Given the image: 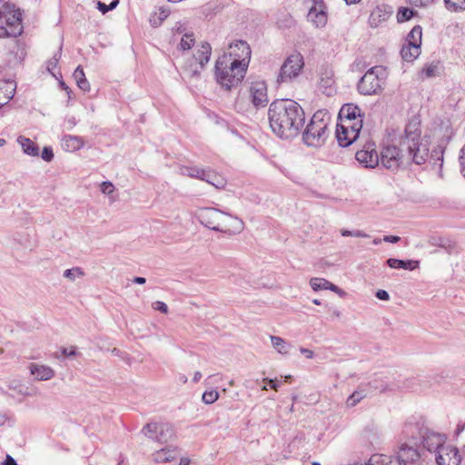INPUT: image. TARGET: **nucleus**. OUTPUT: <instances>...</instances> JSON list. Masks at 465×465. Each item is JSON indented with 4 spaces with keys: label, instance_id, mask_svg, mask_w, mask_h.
Masks as SVG:
<instances>
[{
    "label": "nucleus",
    "instance_id": "obj_1",
    "mask_svg": "<svg viewBox=\"0 0 465 465\" xmlns=\"http://www.w3.org/2000/svg\"><path fill=\"white\" fill-rule=\"evenodd\" d=\"M429 144L421 139L420 121L413 117L405 126L399 146L388 145L381 152L382 166L392 172L406 169L411 164L421 165L429 159Z\"/></svg>",
    "mask_w": 465,
    "mask_h": 465
},
{
    "label": "nucleus",
    "instance_id": "obj_2",
    "mask_svg": "<svg viewBox=\"0 0 465 465\" xmlns=\"http://www.w3.org/2000/svg\"><path fill=\"white\" fill-rule=\"evenodd\" d=\"M268 118L272 131L284 139L297 136L305 123L303 109L292 99L273 101L269 106Z\"/></svg>",
    "mask_w": 465,
    "mask_h": 465
},
{
    "label": "nucleus",
    "instance_id": "obj_3",
    "mask_svg": "<svg viewBox=\"0 0 465 465\" xmlns=\"http://www.w3.org/2000/svg\"><path fill=\"white\" fill-rule=\"evenodd\" d=\"M230 56H220L215 63L214 75L218 84L230 91L237 87L244 79L247 65L240 61H231Z\"/></svg>",
    "mask_w": 465,
    "mask_h": 465
},
{
    "label": "nucleus",
    "instance_id": "obj_4",
    "mask_svg": "<svg viewBox=\"0 0 465 465\" xmlns=\"http://www.w3.org/2000/svg\"><path fill=\"white\" fill-rule=\"evenodd\" d=\"M197 217L203 225L216 232L230 231V225L238 232L243 229L242 220L216 208H203L199 211Z\"/></svg>",
    "mask_w": 465,
    "mask_h": 465
},
{
    "label": "nucleus",
    "instance_id": "obj_5",
    "mask_svg": "<svg viewBox=\"0 0 465 465\" xmlns=\"http://www.w3.org/2000/svg\"><path fill=\"white\" fill-rule=\"evenodd\" d=\"M23 33L22 14L14 4L5 2L0 6V38L17 37Z\"/></svg>",
    "mask_w": 465,
    "mask_h": 465
},
{
    "label": "nucleus",
    "instance_id": "obj_6",
    "mask_svg": "<svg viewBox=\"0 0 465 465\" xmlns=\"http://www.w3.org/2000/svg\"><path fill=\"white\" fill-rule=\"evenodd\" d=\"M329 117L326 118V113L317 111L312 116L302 133V140L309 146H321L326 140Z\"/></svg>",
    "mask_w": 465,
    "mask_h": 465
},
{
    "label": "nucleus",
    "instance_id": "obj_7",
    "mask_svg": "<svg viewBox=\"0 0 465 465\" xmlns=\"http://www.w3.org/2000/svg\"><path fill=\"white\" fill-rule=\"evenodd\" d=\"M385 77L386 72L382 66L371 67L360 79L357 85L359 93L363 95L377 94L382 90Z\"/></svg>",
    "mask_w": 465,
    "mask_h": 465
},
{
    "label": "nucleus",
    "instance_id": "obj_8",
    "mask_svg": "<svg viewBox=\"0 0 465 465\" xmlns=\"http://www.w3.org/2000/svg\"><path fill=\"white\" fill-rule=\"evenodd\" d=\"M141 433L161 444L166 443L174 438L173 427L166 422H148L143 427Z\"/></svg>",
    "mask_w": 465,
    "mask_h": 465
},
{
    "label": "nucleus",
    "instance_id": "obj_9",
    "mask_svg": "<svg viewBox=\"0 0 465 465\" xmlns=\"http://www.w3.org/2000/svg\"><path fill=\"white\" fill-rule=\"evenodd\" d=\"M361 129L362 120L353 123L342 120V122L337 124L336 138L339 145L341 147L351 145L359 137Z\"/></svg>",
    "mask_w": 465,
    "mask_h": 465
},
{
    "label": "nucleus",
    "instance_id": "obj_10",
    "mask_svg": "<svg viewBox=\"0 0 465 465\" xmlns=\"http://www.w3.org/2000/svg\"><path fill=\"white\" fill-rule=\"evenodd\" d=\"M304 66L303 57L300 53L289 55L282 65L278 82H289L297 77Z\"/></svg>",
    "mask_w": 465,
    "mask_h": 465
},
{
    "label": "nucleus",
    "instance_id": "obj_11",
    "mask_svg": "<svg viewBox=\"0 0 465 465\" xmlns=\"http://www.w3.org/2000/svg\"><path fill=\"white\" fill-rule=\"evenodd\" d=\"M212 54L211 45L207 42L203 43L201 49L193 55L192 64L186 67L185 73L190 77L198 76L204 65L209 62Z\"/></svg>",
    "mask_w": 465,
    "mask_h": 465
},
{
    "label": "nucleus",
    "instance_id": "obj_12",
    "mask_svg": "<svg viewBox=\"0 0 465 465\" xmlns=\"http://www.w3.org/2000/svg\"><path fill=\"white\" fill-rule=\"evenodd\" d=\"M229 48V54H224L222 56H230L232 58L231 61L235 62L241 60V64L244 63L247 67L249 66L252 51L247 42L243 40H236L230 45Z\"/></svg>",
    "mask_w": 465,
    "mask_h": 465
},
{
    "label": "nucleus",
    "instance_id": "obj_13",
    "mask_svg": "<svg viewBox=\"0 0 465 465\" xmlns=\"http://www.w3.org/2000/svg\"><path fill=\"white\" fill-rule=\"evenodd\" d=\"M355 158L365 168H374L380 163V156L374 143H367L361 150L356 153Z\"/></svg>",
    "mask_w": 465,
    "mask_h": 465
},
{
    "label": "nucleus",
    "instance_id": "obj_14",
    "mask_svg": "<svg viewBox=\"0 0 465 465\" xmlns=\"http://www.w3.org/2000/svg\"><path fill=\"white\" fill-rule=\"evenodd\" d=\"M307 18L317 28H322L326 25L328 20L327 7L323 0H312V5L309 9Z\"/></svg>",
    "mask_w": 465,
    "mask_h": 465
},
{
    "label": "nucleus",
    "instance_id": "obj_15",
    "mask_svg": "<svg viewBox=\"0 0 465 465\" xmlns=\"http://www.w3.org/2000/svg\"><path fill=\"white\" fill-rule=\"evenodd\" d=\"M249 97L255 108L266 106L269 102L266 83L264 81L252 82L249 87Z\"/></svg>",
    "mask_w": 465,
    "mask_h": 465
},
{
    "label": "nucleus",
    "instance_id": "obj_16",
    "mask_svg": "<svg viewBox=\"0 0 465 465\" xmlns=\"http://www.w3.org/2000/svg\"><path fill=\"white\" fill-rule=\"evenodd\" d=\"M460 460L458 449L450 445L441 447L436 455L438 465H459Z\"/></svg>",
    "mask_w": 465,
    "mask_h": 465
},
{
    "label": "nucleus",
    "instance_id": "obj_17",
    "mask_svg": "<svg viewBox=\"0 0 465 465\" xmlns=\"http://www.w3.org/2000/svg\"><path fill=\"white\" fill-rule=\"evenodd\" d=\"M421 437L423 447L430 452L436 451L438 453L439 450L444 446L445 439L440 433L425 430L421 431Z\"/></svg>",
    "mask_w": 465,
    "mask_h": 465
},
{
    "label": "nucleus",
    "instance_id": "obj_18",
    "mask_svg": "<svg viewBox=\"0 0 465 465\" xmlns=\"http://www.w3.org/2000/svg\"><path fill=\"white\" fill-rule=\"evenodd\" d=\"M364 115L361 114V109L354 104H345L341 106L339 112L340 122L347 120L348 122L353 123L359 120L363 121Z\"/></svg>",
    "mask_w": 465,
    "mask_h": 465
},
{
    "label": "nucleus",
    "instance_id": "obj_19",
    "mask_svg": "<svg viewBox=\"0 0 465 465\" xmlns=\"http://www.w3.org/2000/svg\"><path fill=\"white\" fill-rule=\"evenodd\" d=\"M29 370L30 373L35 376L36 381H49L55 375V371L46 365L31 363Z\"/></svg>",
    "mask_w": 465,
    "mask_h": 465
},
{
    "label": "nucleus",
    "instance_id": "obj_20",
    "mask_svg": "<svg viewBox=\"0 0 465 465\" xmlns=\"http://www.w3.org/2000/svg\"><path fill=\"white\" fill-rule=\"evenodd\" d=\"M16 84L10 80H0V107L6 104L15 95Z\"/></svg>",
    "mask_w": 465,
    "mask_h": 465
},
{
    "label": "nucleus",
    "instance_id": "obj_21",
    "mask_svg": "<svg viewBox=\"0 0 465 465\" xmlns=\"http://www.w3.org/2000/svg\"><path fill=\"white\" fill-rule=\"evenodd\" d=\"M178 453L177 447L167 446L153 453V460L157 463L170 462L177 458Z\"/></svg>",
    "mask_w": 465,
    "mask_h": 465
},
{
    "label": "nucleus",
    "instance_id": "obj_22",
    "mask_svg": "<svg viewBox=\"0 0 465 465\" xmlns=\"http://www.w3.org/2000/svg\"><path fill=\"white\" fill-rule=\"evenodd\" d=\"M397 458H400V462L407 465L408 463H412L419 460L420 453L418 450L407 444H402L400 448L399 452L396 454Z\"/></svg>",
    "mask_w": 465,
    "mask_h": 465
},
{
    "label": "nucleus",
    "instance_id": "obj_23",
    "mask_svg": "<svg viewBox=\"0 0 465 465\" xmlns=\"http://www.w3.org/2000/svg\"><path fill=\"white\" fill-rule=\"evenodd\" d=\"M386 263L392 269L413 271L419 267L420 262L415 260H400L395 258H389L386 261Z\"/></svg>",
    "mask_w": 465,
    "mask_h": 465
},
{
    "label": "nucleus",
    "instance_id": "obj_24",
    "mask_svg": "<svg viewBox=\"0 0 465 465\" xmlns=\"http://www.w3.org/2000/svg\"><path fill=\"white\" fill-rule=\"evenodd\" d=\"M391 14V11H386L384 6H377L369 17V23L371 27H377L381 22L386 21Z\"/></svg>",
    "mask_w": 465,
    "mask_h": 465
},
{
    "label": "nucleus",
    "instance_id": "obj_25",
    "mask_svg": "<svg viewBox=\"0 0 465 465\" xmlns=\"http://www.w3.org/2000/svg\"><path fill=\"white\" fill-rule=\"evenodd\" d=\"M62 146L68 152H74L84 146V140L80 136L64 135L62 140Z\"/></svg>",
    "mask_w": 465,
    "mask_h": 465
},
{
    "label": "nucleus",
    "instance_id": "obj_26",
    "mask_svg": "<svg viewBox=\"0 0 465 465\" xmlns=\"http://www.w3.org/2000/svg\"><path fill=\"white\" fill-rule=\"evenodd\" d=\"M17 143L21 145L23 152L30 156H38L39 155V147L29 138L25 136H19L17 138Z\"/></svg>",
    "mask_w": 465,
    "mask_h": 465
},
{
    "label": "nucleus",
    "instance_id": "obj_27",
    "mask_svg": "<svg viewBox=\"0 0 465 465\" xmlns=\"http://www.w3.org/2000/svg\"><path fill=\"white\" fill-rule=\"evenodd\" d=\"M400 458L386 455H372L370 459L371 465H404L400 462Z\"/></svg>",
    "mask_w": 465,
    "mask_h": 465
},
{
    "label": "nucleus",
    "instance_id": "obj_28",
    "mask_svg": "<svg viewBox=\"0 0 465 465\" xmlns=\"http://www.w3.org/2000/svg\"><path fill=\"white\" fill-rule=\"evenodd\" d=\"M420 54V47L413 45H404L401 50V55L406 62L414 61Z\"/></svg>",
    "mask_w": 465,
    "mask_h": 465
},
{
    "label": "nucleus",
    "instance_id": "obj_29",
    "mask_svg": "<svg viewBox=\"0 0 465 465\" xmlns=\"http://www.w3.org/2000/svg\"><path fill=\"white\" fill-rule=\"evenodd\" d=\"M429 243L446 250L448 253H451L455 249V243L451 240L443 237L431 236L429 239Z\"/></svg>",
    "mask_w": 465,
    "mask_h": 465
},
{
    "label": "nucleus",
    "instance_id": "obj_30",
    "mask_svg": "<svg viewBox=\"0 0 465 465\" xmlns=\"http://www.w3.org/2000/svg\"><path fill=\"white\" fill-rule=\"evenodd\" d=\"M442 65L440 61H432L430 64H425L421 70V74L427 78H432L439 76L442 71Z\"/></svg>",
    "mask_w": 465,
    "mask_h": 465
},
{
    "label": "nucleus",
    "instance_id": "obj_31",
    "mask_svg": "<svg viewBox=\"0 0 465 465\" xmlns=\"http://www.w3.org/2000/svg\"><path fill=\"white\" fill-rule=\"evenodd\" d=\"M203 181L213 185L215 188H223L226 184L225 179L211 169H207Z\"/></svg>",
    "mask_w": 465,
    "mask_h": 465
},
{
    "label": "nucleus",
    "instance_id": "obj_32",
    "mask_svg": "<svg viewBox=\"0 0 465 465\" xmlns=\"http://www.w3.org/2000/svg\"><path fill=\"white\" fill-rule=\"evenodd\" d=\"M73 76H74L78 87L81 90H83L84 92H87L90 90L89 82L87 81L84 72V69L81 65H78L76 67V69L74 70V72L73 74Z\"/></svg>",
    "mask_w": 465,
    "mask_h": 465
},
{
    "label": "nucleus",
    "instance_id": "obj_33",
    "mask_svg": "<svg viewBox=\"0 0 465 465\" xmlns=\"http://www.w3.org/2000/svg\"><path fill=\"white\" fill-rule=\"evenodd\" d=\"M422 36V28L420 25H415L406 37L408 45H413L420 47Z\"/></svg>",
    "mask_w": 465,
    "mask_h": 465
},
{
    "label": "nucleus",
    "instance_id": "obj_34",
    "mask_svg": "<svg viewBox=\"0 0 465 465\" xmlns=\"http://www.w3.org/2000/svg\"><path fill=\"white\" fill-rule=\"evenodd\" d=\"M332 84V72L325 69L324 72L321 73L320 87L323 88V93H327V94L329 95L330 92H328L327 89L331 88Z\"/></svg>",
    "mask_w": 465,
    "mask_h": 465
},
{
    "label": "nucleus",
    "instance_id": "obj_35",
    "mask_svg": "<svg viewBox=\"0 0 465 465\" xmlns=\"http://www.w3.org/2000/svg\"><path fill=\"white\" fill-rule=\"evenodd\" d=\"M417 14L416 11L409 7H401L397 13V21L403 23L411 19Z\"/></svg>",
    "mask_w": 465,
    "mask_h": 465
},
{
    "label": "nucleus",
    "instance_id": "obj_36",
    "mask_svg": "<svg viewBox=\"0 0 465 465\" xmlns=\"http://www.w3.org/2000/svg\"><path fill=\"white\" fill-rule=\"evenodd\" d=\"M271 341L273 348L276 349L279 353L285 354L288 352V345L283 339L278 336H271Z\"/></svg>",
    "mask_w": 465,
    "mask_h": 465
},
{
    "label": "nucleus",
    "instance_id": "obj_37",
    "mask_svg": "<svg viewBox=\"0 0 465 465\" xmlns=\"http://www.w3.org/2000/svg\"><path fill=\"white\" fill-rule=\"evenodd\" d=\"M84 275V272L80 267H74L71 269H66L64 272V277L67 278L70 281H74L76 278H81Z\"/></svg>",
    "mask_w": 465,
    "mask_h": 465
},
{
    "label": "nucleus",
    "instance_id": "obj_38",
    "mask_svg": "<svg viewBox=\"0 0 465 465\" xmlns=\"http://www.w3.org/2000/svg\"><path fill=\"white\" fill-rule=\"evenodd\" d=\"M366 397L364 391H356L347 399L346 404L348 407H354L362 399Z\"/></svg>",
    "mask_w": 465,
    "mask_h": 465
},
{
    "label": "nucleus",
    "instance_id": "obj_39",
    "mask_svg": "<svg viewBox=\"0 0 465 465\" xmlns=\"http://www.w3.org/2000/svg\"><path fill=\"white\" fill-rule=\"evenodd\" d=\"M194 38L193 34H183V36L181 39L180 42V48L183 51L189 50L192 48V46L194 45Z\"/></svg>",
    "mask_w": 465,
    "mask_h": 465
},
{
    "label": "nucleus",
    "instance_id": "obj_40",
    "mask_svg": "<svg viewBox=\"0 0 465 465\" xmlns=\"http://www.w3.org/2000/svg\"><path fill=\"white\" fill-rule=\"evenodd\" d=\"M310 284L314 291L327 290V285L330 284V282L323 278H312Z\"/></svg>",
    "mask_w": 465,
    "mask_h": 465
},
{
    "label": "nucleus",
    "instance_id": "obj_41",
    "mask_svg": "<svg viewBox=\"0 0 465 465\" xmlns=\"http://www.w3.org/2000/svg\"><path fill=\"white\" fill-rule=\"evenodd\" d=\"M446 7L449 10L458 11L465 10V0H444Z\"/></svg>",
    "mask_w": 465,
    "mask_h": 465
},
{
    "label": "nucleus",
    "instance_id": "obj_42",
    "mask_svg": "<svg viewBox=\"0 0 465 465\" xmlns=\"http://www.w3.org/2000/svg\"><path fill=\"white\" fill-rule=\"evenodd\" d=\"M219 398V393L217 391H206L203 392L202 400L205 404H212L215 402Z\"/></svg>",
    "mask_w": 465,
    "mask_h": 465
},
{
    "label": "nucleus",
    "instance_id": "obj_43",
    "mask_svg": "<svg viewBox=\"0 0 465 465\" xmlns=\"http://www.w3.org/2000/svg\"><path fill=\"white\" fill-rule=\"evenodd\" d=\"M443 153L444 149L442 148L441 145H439L438 147L432 150L430 155L429 154V157L434 161V164H436L437 161H440V166H441L443 162Z\"/></svg>",
    "mask_w": 465,
    "mask_h": 465
},
{
    "label": "nucleus",
    "instance_id": "obj_44",
    "mask_svg": "<svg viewBox=\"0 0 465 465\" xmlns=\"http://www.w3.org/2000/svg\"><path fill=\"white\" fill-rule=\"evenodd\" d=\"M61 50H62V47H60L59 51L48 61V64H47L48 71L51 72L54 68L56 67L59 58L61 56Z\"/></svg>",
    "mask_w": 465,
    "mask_h": 465
},
{
    "label": "nucleus",
    "instance_id": "obj_45",
    "mask_svg": "<svg viewBox=\"0 0 465 465\" xmlns=\"http://www.w3.org/2000/svg\"><path fill=\"white\" fill-rule=\"evenodd\" d=\"M41 157L45 162H51L54 158L53 149L49 146L44 147Z\"/></svg>",
    "mask_w": 465,
    "mask_h": 465
},
{
    "label": "nucleus",
    "instance_id": "obj_46",
    "mask_svg": "<svg viewBox=\"0 0 465 465\" xmlns=\"http://www.w3.org/2000/svg\"><path fill=\"white\" fill-rule=\"evenodd\" d=\"M100 189L103 193L110 194L114 192V186L111 182L105 181L101 183Z\"/></svg>",
    "mask_w": 465,
    "mask_h": 465
},
{
    "label": "nucleus",
    "instance_id": "obj_47",
    "mask_svg": "<svg viewBox=\"0 0 465 465\" xmlns=\"http://www.w3.org/2000/svg\"><path fill=\"white\" fill-rule=\"evenodd\" d=\"M294 24V20L289 15H286L283 20H279L278 25L281 27H291Z\"/></svg>",
    "mask_w": 465,
    "mask_h": 465
},
{
    "label": "nucleus",
    "instance_id": "obj_48",
    "mask_svg": "<svg viewBox=\"0 0 465 465\" xmlns=\"http://www.w3.org/2000/svg\"><path fill=\"white\" fill-rule=\"evenodd\" d=\"M460 173L465 177V144L460 150Z\"/></svg>",
    "mask_w": 465,
    "mask_h": 465
},
{
    "label": "nucleus",
    "instance_id": "obj_49",
    "mask_svg": "<svg viewBox=\"0 0 465 465\" xmlns=\"http://www.w3.org/2000/svg\"><path fill=\"white\" fill-rule=\"evenodd\" d=\"M153 308L156 311L161 312L162 313L168 312V306L163 302L157 301V302H153Z\"/></svg>",
    "mask_w": 465,
    "mask_h": 465
},
{
    "label": "nucleus",
    "instance_id": "obj_50",
    "mask_svg": "<svg viewBox=\"0 0 465 465\" xmlns=\"http://www.w3.org/2000/svg\"><path fill=\"white\" fill-rule=\"evenodd\" d=\"M407 2L411 5L421 7L430 5L433 0H407Z\"/></svg>",
    "mask_w": 465,
    "mask_h": 465
},
{
    "label": "nucleus",
    "instance_id": "obj_51",
    "mask_svg": "<svg viewBox=\"0 0 465 465\" xmlns=\"http://www.w3.org/2000/svg\"><path fill=\"white\" fill-rule=\"evenodd\" d=\"M61 354L64 357H73L76 355L75 347L71 348H62Z\"/></svg>",
    "mask_w": 465,
    "mask_h": 465
},
{
    "label": "nucleus",
    "instance_id": "obj_52",
    "mask_svg": "<svg viewBox=\"0 0 465 465\" xmlns=\"http://www.w3.org/2000/svg\"><path fill=\"white\" fill-rule=\"evenodd\" d=\"M193 172L194 173L193 174V178H197L203 181L207 173V169H202L196 166V169Z\"/></svg>",
    "mask_w": 465,
    "mask_h": 465
},
{
    "label": "nucleus",
    "instance_id": "obj_53",
    "mask_svg": "<svg viewBox=\"0 0 465 465\" xmlns=\"http://www.w3.org/2000/svg\"><path fill=\"white\" fill-rule=\"evenodd\" d=\"M196 166H183L181 168V173L193 178Z\"/></svg>",
    "mask_w": 465,
    "mask_h": 465
},
{
    "label": "nucleus",
    "instance_id": "obj_54",
    "mask_svg": "<svg viewBox=\"0 0 465 465\" xmlns=\"http://www.w3.org/2000/svg\"><path fill=\"white\" fill-rule=\"evenodd\" d=\"M375 296L377 299L381 301H389L390 300V294L385 290H379L376 292Z\"/></svg>",
    "mask_w": 465,
    "mask_h": 465
},
{
    "label": "nucleus",
    "instance_id": "obj_55",
    "mask_svg": "<svg viewBox=\"0 0 465 465\" xmlns=\"http://www.w3.org/2000/svg\"><path fill=\"white\" fill-rule=\"evenodd\" d=\"M327 290H331L336 293H338L340 296H342L345 294V292L340 289L337 285L330 282V284L327 285Z\"/></svg>",
    "mask_w": 465,
    "mask_h": 465
},
{
    "label": "nucleus",
    "instance_id": "obj_56",
    "mask_svg": "<svg viewBox=\"0 0 465 465\" xmlns=\"http://www.w3.org/2000/svg\"><path fill=\"white\" fill-rule=\"evenodd\" d=\"M382 240L386 242L397 243L401 238L397 235H386Z\"/></svg>",
    "mask_w": 465,
    "mask_h": 465
},
{
    "label": "nucleus",
    "instance_id": "obj_57",
    "mask_svg": "<svg viewBox=\"0 0 465 465\" xmlns=\"http://www.w3.org/2000/svg\"><path fill=\"white\" fill-rule=\"evenodd\" d=\"M97 8L102 14H106L108 11H110L108 5H105L104 3H102L101 1L97 2Z\"/></svg>",
    "mask_w": 465,
    "mask_h": 465
},
{
    "label": "nucleus",
    "instance_id": "obj_58",
    "mask_svg": "<svg viewBox=\"0 0 465 465\" xmlns=\"http://www.w3.org/2000/svg\"><path fill=\"white\" fill-rule=\"evenodd\" d=\"M300 351L302 354H303L306 358L312 359L313 358V351L312 350L306 349V348H301Z\"/></svg>",
    "mask_w": 465,
    "mask_h": 465
},
{
    "label": "nucleus",
    "instance_id": "obj_59",
    "mask_svg": "<svg viewBox=\"0 0 465 465\" xmlns=\"http://www.w3.org/2000/svg\"><path fill=\"white\" fill-rule=\"evenodd\" d=\"M269 386L271 387V389L274 390V391H277L279 386H280V382L277 381V380H266Z\"/></svg>",
    "mask_w": 465,
    "mask_h": 465
},
{
    "label": "nucleus",
    "instance_id": "obj_60",
    "mask_svg": "<svg viewBox=\"0 0 465 465\" xmlns=\"http://www.w3.org/2000/svg\"><path fill=\"white\" fill-rule=\"evenodd\" d=\"M352 233H353L352 237H361V238L369 237V235L367 233H365L364 232L360 231V230H354Z\"/></svg>",
    "mask_w": 465,
    "mask_h": 465
},
{
    "label": "nucleus",
    "instance_id": "obj_61",
    "mask_svg": "<svg viewBox=\"0 0 465 465\" xmlns=\"http://www.w3.org/2000/svg\"><path fill=\"white\" fill-rule=\"evenodd\" d=\"M5 465H17V463L15 460V459H13L11 456L7 455L5 461Z\"/></svg>",
    "mask_w": 465,
    "mask_h": 465
},
{
    "label": "nucleus",
    "instance_id": "obj_62",
    "mask_svg": "<svg viewBox=\"0 0 465 465\" xmlns=\"http://www.w3.org/2000/svg\"><path fill=\"white\" fill-rule=\"evenodd\" d=\"M133 282L137 284H143L145 283L146 280L143 277L136 276L134 278Z\"/></svg>",
    "mask_w": 465,
    "mask_h": 465
},
{
    "label": "nucleus",
    "instance_id": "obj_63",
    "mask_svg": "<svg viewBox=\"0 0 465 465\" xmlns=\"http://www.w3.org/2000/svg\"><path fill=\"white\" fill-rule=\"evenodd\" d=\"M352 232H353V231H350L347 229L341 230V234L344 237L352 236V234H353Z\"/></svg>",
    "mask_w": 465,
    "mask_h": 465
},
{
    "label": "nucleus",
    "instance_id": "obj_64",
    "mask_svg": "<svg viewBox=\"0 0 465 465\" xmlns=\"http://www.w3.org/2000/svg\"><path fill=\"white\" fill-rule=\"evenodd\" d=\"M191 462L190 459L187 457L181 458L179 465H189Z\"/></svg>",
    "mask_w": 465,
    "mask_h": 465
}]
</instances>
